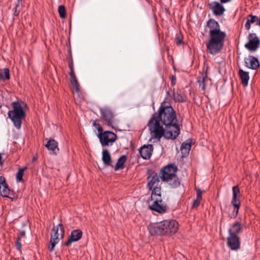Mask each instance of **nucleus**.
Here are the masks:
<instances>
[{
    "label": "nucleus",
    "mask_w": 260,
    "mask_h": 260,
    "mask_svg": "<svg viewBox=\"0 0 260 260\" xmlns=\"http://www.w3.org/2000/svg\"><path fill=\"white\" fill-rule=\"evenodd\" d=\"M207 27L209 29L210 36L207 44V50L210 54L215 55L222 49L226 34L221 31L218 22L214 19H210L207 22Z\"/></svg>",
    "instance_id": "f257e3e1"
},
{
    "label": "nucleus",
    "mask_w": 260,
    "mask_h": 260,
    "mask_svg": "<svg viewBox=\"0 0 260 260\" xmlns=\"http://www.w3.org/2000/svg\"><path fill=\"white\" fill-rule=\"evenodd\" d=\"M150 133L153 137L160 139L162 136L168 139H175L180 134V128L176 122L170 125H166L164 128L158 123V120L151 118L148 123Z\"/></svg>",
    "instance_id": "f03ea898"
},
{
    "label": "nucleus",
    "mask_w": 260,
    "mask_h": 260,
    "mask_svg": "<svg viewBox=\"0 0 260 260\" xmlns=\"http://www.w3.org/2000/svg\"><path fill=\"white\" fill-rule=\"evenodd\" d=\"M178 229V222L175 220H165L150 224L148 230L151 235H165L174 234Z\"/></svg>",
    "instance_id": "7ed1b4c3"
},
{
    "label": "nucleus",
    "mask_w": 260,
    "mask_h": 260,
    "mask_svg": "<svg viewBox=\"0 0 260 260\" xmlns=\"http://www.w3.org/2000/svg\"><path fill=\"white\" fill-rule=\"evenodd\" d=\"M153 117L155 120L158 121L159 124L160 120L165 125H170L177 121L175 111L171 104L166 102L161 104L159 108L158 114H153L151 118Z\"/></svg>",
    "instance_id": "20e7f679"
},
{
    "label": "nucleus",
    "mask_w": 260,
    "mask_h": 260,
    "mask_svg": "<svg viewBox=\"0 0 260 260\" xmlns=\"http://www.w3.org/2000/svg\"><path fill=\"white\" fill-rule=\"evenodd\" d=\"M13 110L8 112L9 117L13 122L15 126L17 129L21 128L22 120L26 116L22 106L19 102H15L12 103Z\"/></svg>",
    "instance_id": "39448f33"
},
{
    "label": "nucleus",
    "mask_w": 260,
    "mask_h": 260,
    "mask_svg": "<svg viewBox=\"0 0 260 260\" xmlns=\"http://www.w3.org/2000/svg\"><path fill=\"white\" fill-rule=\"evenodd\" d=\"M177 168L174 165H169L163 169L159 172L160 178L162 181H169L175 178Z\"/></svg>",
    "instance_id": "423d86ee"
},
{
    "label": "nucleus",
    "mask_w": 260,
    "mask_h": 260,
    "mask_svg": "<svg viewBox=\"0 0 260 260\" xmlns=\"http://www.w3.org/2000/svg\"><path fill=\"white\" fill-rule=\"evenodd\" d=\"M260 45V41L256 35L254 33L250 34L248 36V42L245 44V47L250 51H255Z\"/></svg>",
    "instance_id": "0eeeda50"
},
{
    "label": "nucleus",
    "mask_w": 260,
    "mask_h": 260,
    "mask_svg": "<svg viewBox=\"0 0 260 260\" xmlns=\"http://www.w3.org/2000/svg\"><path fill=\"white\" fill-rule=\"evenodd\" d=\"M232 190L233 199L231 203L234 207L232 215L234 217H236L238 213L239 209L240 206V201L237 199V197L240 193V190L239 187L237 185L233 187Z\"/></svg>",
    "instance_id": "6e6552de"
},
{
    "label": "nucleus",
    "mask_w": 260,
    "mask_h": 260,
    "mask_svg": "<svg viewBox=\"0 0 260 260\" xmlns=\"http://www.w3.org/2000/svg\"><path fill=\"white\" fill-rule=\"evenodd\" d=\"M98 137L102 146L109 145L110 142H114V133L106 131L102 133H98Z\"/></svg>",
    "instance_id": "1a4fd4ad"
},
{
    "label": "nucleus",
    "mask_w": 260,
    "mask_h": 260,
    "mask_svg": "<svg viewBox=\"0 0 260 260\" xmlns=\"http://www.w3.org/2000/svg\"><path fill=\"white\" fill-rule=\"evenodd\" d=\"M152 204L150 205V209L159 213H164L167 210V207L166 204L163 202L162 199L154 200Z\"/></svg>",
    "instance_id": "9d476101"
},
{
    "label": "nucleus",
    "mask_w": 260,
    "mask_h": 260,
    "mask_svg": "<svg viewBox=\"0 0 260 260\" xmlns=\"http://www.w3.org/2000/svg\"><path fill=\"white\" fill-rule=\"evenodd\" d=\"M159 178L160 176H158L157 173L154 172H149V176L147 177V186L148 188L151 189L152 188L160 186Z\"/></svg>",
    "instance_id": "9b49d317"
},
{
    "label": "nucleus",
    "mask_w": 260,
    "mask_h": 260,
    "mask_svg": "<svg viewBox=\"0 0 260 260\" xmlns=\"http://www.w3.org/2000/svg\"><path fill=\"white\" fill-rule=\"evenodd\" d=\"M227 240L228 245L232 250H237L240 248V242L238 236L229 235Z\"/></svg>",
    "instance_id": "f8f14e48"
},
{
    "label": "nucleus",
    "mask_w": 260,
    "mask_h": 260,
    "mask_svg": "<svg viewBox=\"0 0 260 260\" xmlns=\"http://www.w3.org/2000/svg\"><path fill=\"white\" fill-rule=\"evenodd\" d=\"M82 232L80 230H73L69 237L68 240L65 242L64 245L69 246L73 242L79 241L82 236Z\"/></svg>",
    "instance_id": "ddd939ff"
},
{
    "label": "nucleus",
    "mask_w": 260,
    "mask_h": 260,
    "mask_svg": "<svg viewBox=\"0 0 260 260\" xmlns=\"http://www.w3.org/2000/svg\"><path fill=\"white\" fill-rule=\"evenodd\" d=\"M101 112L103 118L107 122V124L113 127L112 125L113 115L112 111L108 108H104L101 109Z\"/></svg>",
    "instance_id": "4468645a"
},
{
    "label": "nucleus",
    "mask_w": 260,
    "mask_h": 260,
    "mask_svg": "<svg viewBox=\"0 0 260 260\" xmlns=\"http://www.w3.org/2000/svg\"><path fill=\"white\" fill-rule=\"evenodd\" d=\"M210 8L212 10L213 14L216 16L222 15L225 11L224 7L217 2H213L210 5Z\"/></svg>",
    "instance_id": "2eb2a0df"
},
{
    "label": "nucleus",
    "mask_w": 260,
    "mask_h": 260,
    "mask_svg": "<svg viewBox=\"0 0 260 260\" xmlns=\"http://www.w3.org/2000/svg\"><path fill=\"white\" fill-rule=\"evenodd\" d=\"M153 151V146L152 145H144L141 147L139 152L142 158L145 159H149Z\"/></svg>",
    "instance_id": "dca6fc26"
},
{
    "label": "nucleus",
    "mask_w": 260,
    "mask_h": 260,
    "mask_svg": "<svg viewBox=\"0 0 260 260\" xmlns=\"http://www.w3.org/2000/svg\"><path fill=\"white\" fill-rule=\"evenodd\" d=\"M0 192L2 196L7 198L9 197L11 192L6 183L5 178L3 176H0Z\"/></svg>",
    "instance_id": "f3484780"
},
{
    "label": "nucleus",
    "mask_w": 260,
    "mask_h": 260,
    "mask_svg": "<svg viewBox=\"0 0 260 260\" xmlns=\"http://www.w3.org/2000/svg\"><path fill=\"white\" fill-rule=\"evenodd\" d=\"M59 228H60V232L61 233V238H63L64 233V227L61 223L59 224L58 226L53 227L52 230L53 233L51 234L50 238L51 239H54L55 241H57L58 242H59V234L58 233L59 231Z\"/></svg>",
    "instance_id": "a211bd4d"
},
{
    "label": "nucleus",
    "mask_w": 260,
    "mask_h": 260,
    "mask_svg": "<svg viewBox=\"0 0 260 260\" xmlns=\"http://www.w3.org/2000/svg\"><path fill=\"white\" fill-rule=\"evenodd\" d=\"M245 66L247 68L252 70H256L259 66L258 59L256 57L252 56H250L248 58H245Z\"/></svg>",
    "instance_id": "6ab92c4d"
},
{
    "label": "nucleus",
    "mask_w": 260,
    "mask_h": 260,
    "mask_svg": "<svg viewBox=\"0 0 260 260\" xmlns=\"http://www.w3.org/2000/svg\"><path fill=\"white\" fill-rule=\"evenodd\" d=\"M45 146L49 150L52 151L53 154H56L59 151L58 143L54 139L49 140L46 144Z\"/></svg>",
    "instance_id": "aec40b11"
},
{
    "label": "nucleus",
    "mask_w": 260,
    "mask_h": 260,
    "mask_svg": "<svg viewBox=\"0 0 260 260\" xmlns=\"http://www.w3.org/2000/svg\"><path fill=\"white\" fill-rule=\"evenodd\" d=\"M242 230V225L240 222H236L233 223L229 230V235L237 236Z\"/></svg>",
    "instance_id": "412c9836"
},
{
    "label": "nucleus",
    "mask_w": 260,
    "mask_h": 260,
    "mask_svg": "<svg viewBox=\"0 0 260 260\" xmlns=\"http://www.w3.org/2000/svg\"><path fill=\"white\" fill-rule=\"evenodd\" d=\"M150 190L152 191L151 196V200L162 199L160 185L152 188V189Z\"/></svg>",
    "instance_id": "4be33fe9"
},
{
    "label": "nucleus",
    "mask_w": 260,
    "mask_h": 260,
    "mask_svg": "<svg viewBox=\"0 0 260 260\" xmlns=\"http://www.w3.org/2000/svg\"><path fill=\"white\" fill-rule=\"evenodd\" d=\"M127 160V157L125 155H122L119 157L115 165V171L121 170L124 168L125 163Z\"/></svg>",
    "instance_id": "5701e85b"
},
{
    "label": "nucleus",
    "mask_w": 260,
    "mask_h": 260,
    "mask_svg": "<svg viewBox=\"0 0 260 260\" xmlns=\"http://www.w3.org/2000/svg\"><path fill=\"white\" fill-rule=\"evenodd\" d=\"M102 160L106 166H111L112 163L111 156L107 149H104L102 152Z\"/></svg>",
    "instance_id": "b1692460"
},
{
    "label": "nucleus",
    "mask_w": 260,
    "mask_h": 260,
    "mask_svg": "<svg viewBox=\"0 0 260 260\" xmlns=\"http://www.w3.org/2000/svg\"><path fill=\"white\" fill-rule=\"evenodd\" d=\"M239 74L241 79V82L243 85L246 87L248 83L249 79L248 72H245L243 70L240 69L239 71Z\"/></svg>",
    "instance_id": "393cba45"
},
{
    "label": "nucleus",
    "mask_w": 260,
    "mask_h": 260,
    "mask_svg": "<svg viewBox=\"0 0 260 260\" xmlns=\"http://www.w3.org/2000/svg\"><path fill=\"white\" fill-rule=\"evenodd\" d=\"M258 18L257 16L252 15H249L247 17V21L245 23V27L247 30L250 29L251 24L258 22Z\"/></svg>",
    "instance_id": "a878e982"
},
{
    "label": "nucleus",
    "mask_w": 260,
    "mask_h": 260,
    "mask_svg": "<svg viewBox=\"0 0 260 260\" xmlns=\"http://www.w3.org/2000/svg\"><path fill=\"white\" fill-rule=\"evenodd\" d=\"M10 78V71L8 68H6L3 71L0 69V81H5Z\"/></svg>",
    "instance_id": "bb28decb"
},
{
    "label": "nucleus",
    "mask_w": 260,
    "mask_h": 260,
    "mask_svg": "<svg viewBox=\"0 0 260 260\" xmlns=\"http://www.w3.org/2000/svg\"><path fill=\"white\" fill-rule=\"evenodd\" d=\"M173 96L175 102L183 103L186 101V97L185 96H182L178 92H176L174 89H173Z\"/></svg>",
    "instance_id": "cd10ccee"
},
{
    "label": "nucleus",
    "mask_w": 260,
    "mask_h": 260,
    "mask_svg": "<svg viewBox=\"0 0 260 260\" xmlns=\"http://www.w3.org/2000/svg\"><path fill=\"white\" fill-rule=\"evenodd\" d=\"M207 79V75L206 74H203L198 80L199 87L201 88L203 90H205L206 89L205 82Z\"/></svg>",
    "instance_id": "c85d7f7f"
},
{
    "label": "nucleus",
    "mask_w": 260,
    "mask_h": 260,
    "mask_svg": "<svg viewBox=\"0 0 260 260\" xmlns=\"http://www.w3.org/2000/svg\"><path fill=\"white\" fill-rule=\"evenodd\" d=\"M191 145L189 143H183L181 147V153L183 155H187L189 154L190 150Z\"/></svg>",
    "instance_id": "c756f323"
},
{
    "label": "nucleus",
    "mask_w": 260,
    "mask_h": 260,
    "mask_svg": "<svg viewBox=\"0 0 260 260\" xmlns=\"http://www.w3.org/2000/svg\"><path fill=\"white\" fill-rule=\"evenodd\" d=\"M27 167H25L19 169L16 175V181L17 182H20L22 181L24 172L27 169Z\"/></svg>",
    "instance_id": "7c9ffc66"
},
{
    "label": "nucleus",
    "mask_w": 260,
    "mask_h": 260,
    "mask_svg": "<svg viewBox=\"0 0 260 260\" xmlns=\"http://www.w3.org/2000/svg\"><path fill=\"white\" fill-rule=\"evenodd\" d=\"M71 85H72L74 90L75 91V92L77 93H79V84L78 82L77 78L71 79Z\"/></svg>",
    "instance_id": "2f4dec72"
},
{
    "label": "nucleus",
    "mask_w": 260,
    "mask_h": 260,
    "mask_svg": "<svg viewBox=\"0 0 260 260\" xmlns=\"http://www.w3.org/2000/svg\"><path fill=\"white\" fill-rule=\"evenodd\" d=\"M58 12L60 18H64L66 17V10L63 5H60L58 7Z\"/></svg>",
    "instance_id": "473e14b6"
},
{
    "label": "nucleus",
    "mask_w": 260,
    "mask_h": 260,
    "mask_svg": "<svg viewBox=\"0 0 260 260\" xmlns=\"http://www.w3.org/2000/svg\"><path fill=\"white\" fill-rule=\"evenodd\" d=\"M59 242L55 241L54 239H51L50 240V245L48 246V249L50 252H52L54 251V248L55 246Z\"/></svg>",
    "instance_id": "72a5a7b5"
},
{
    "label": "nucleus",
    "mask_w": 260,
    "mask_h": 260,
    "mask_svg": "<svg viewBox=\"0 0 260 260\" xmlns=\"http://www.w3.org/2000/svg\"><path fill=\"white\" fill-rule=\"evenodd\" d=\"M173 179V181L170 183V185L173 188L178 187L180 185V181L176 177L174 178Z\"/></svg>",
    "instance_id": "f704fd0d"
},
{
    "label": "nucleus",
    "mask_w": 260,
    "mask_h": 260,
    "mask_svg": "<svg viewBox=\"0 0 260 260\" xmlns=\"http://www.w3.org/2000/svg\"><path fill=\"white\" fill-rule=\"evenodd\" d=\"M93 126L97 129L99 133L103 132V127L100 123H97L95 121L93 123Z\"/></svg>",
    "instance_id": "c9c22d12"
},
{
    "label": "nucleus",
    "mask_w": 260,
    "mask_h": 260,
    "mask_svg": "<svg viewBox=\"0 0 260 260\" xmlns=\"http://www.w3.org/2000/svg\"><path fill=\"white\" fill-rule=\"evenodd\" d=\"M15 247L18 251H21L22 244L20 242V239L17 238L16 239V241L15 242Z\"/></svg>",
    "instance_id": "e433bc0d"
},
{
    "label": "nucleus",
    "mask_w": 260,
    "mask_h": 260,
    "mask_svg": "<svg viewBox=\"0 0 260 260\" xmlns=\"http://www.w3.org/2000/svg\"><path fill=\"white\" fill-rule=\"evenodd\" d=\"M25 235V231H22L19 232V233L18 235L17 239H20L24 237Z\"/></svg>",
    "instance_id": "4c0bfd02"
},
{
    "label": "nucleus",
    "mask_w": 260,
    "mask_h": 260,
    "mask_svg": "<svg viewBox=\"0 0 260 260\" xmlns=\"http://www.w3.org/2000/svg\"><path fill=\"white\" fill-rule=\"evenodd\" d=\"M201 199H199L197 198V199L194 201L193 206L194 207H196L199 206L200 203V201Z\"/></svg>",
    "instance_id": "58836bf2"
},
{
    "label": "nucleus",
    "mask_w": 260,
    "mask_h": 260,
    "mask_svg": "<svg viewBox=\"0 0 260 260\" xmlns=\"http://www.w3.org/2000/svg\"><path fill=\"white\" fill-rule=\"evenodd\" d=\"M202 191L200 189H197V198L199 199H202Z\"/></svg>",
    "instance_id": "ea45409f"
},
{
    "label": "nucleus",
    "mask_w": 260,
    "mask_h": 260,
    "mask_svg": "<svg viewBox=\"0 0 260 260\" xmlns=\"http://www.w3.org/2000/svg\"><path fill=\"white\" fill-rule=\"evenodd\" d=\"M69 66L70 69V70H72L73 69H74V63L73 59L69 60Z\"/></svg>",
    "instance_id": "a19ab883"
},
{
    "label": "nucleus",
    "mask_w": 260,
    "mask_h": 260,
    "mask_svg": "<svg viewBox=\"0 0 260 260\" xmlns=\"http://www.w3.org/2000/svg\"><path fill=\"white\" fill-rule=\"evenodd\" d=\"M69 74L71 76V79L76 78L74 69H73L72 70H71Z\"/></svg>",
    "instance_id": "79ce46f5"
},
{
    "label": "nucleus",
    "mask_w": 260,
    "mask_h": 260,
    "mask_svg": "<svg viewBox=\"0 0 260 260\" xmlns=\"http://www.w3.org/2000/svg\"><path fill=\"white\" fill-rule=\"evenodd\" d=\"M20 11V8L15 7V10L14 12V15L18 16Z\"/></svg>",
    "instance_id": "37998d69"
},
{
    "label": "nucleus",
    "mask_w": 260,
    "mask_h": 260,
    "mask_svg": "<svg viewBox=\"0 0 260 260\" xmlns=\"http://www.w3.org/2000/svg\"><path fill=\"white\" fill-rule=\"evenodd\" d=\"M171 84L173 85H174L176 83V80L175 76L172 75L171 77Z\"/></svg>",
    "instance_id": "c03bdc74"
},
{
    "label": "nucleus",
    "mask_w": 260,
    "mask_h": 260,
    "mask_svg": "<svg viewBox=\"0 0 260 260\" xmlns=\"http://www.w3.org/2000/svg\"><path fill=\"white\" fill-rule=\"evenodd\" d=\"M23 0H17V3L16 4L15 7L20 8L22 6Z\"/></svg>",
    "instance_id": "a18cd8bd"
},
{
    "label": "nucleus",
    "mask_w": 260,
    "mask_h": 260,
    "mask_svg": "<svg viewBox=\"0 0 260 260\" xmlns=\"http://www.w3.org/2000/svg\"><path fill=\"white\" fill-rule=\"evenodd\" d=\"M182 39L180 37H176V43L178 45H180L182 43Z\"/></svg>",
    "instance_id": "49530a36"
},
{
    "label": "nucleus",
    "mask_w": 260,
    "mask_h": 260,
    "mask_svg": "<svg viewBox=\"0 0 260 260\" xmlns=\"http://www.w3.org/2000/svg\"><path fill=\"white\" fill-rule=\"evenodd\" d=\"M221 3L224 4L231 2L232 0H219Z\"/></svg>",
    "instance_id": "de8ad7c7"
},
{
    "label": "nucleus",
    "mask_w": 260,
    "mask_h": 260,
    "mask_svg": "<svg viewBox=\"0 0 260 260\" xmlns=\"http://www.w3.org/2000/svg\"><path fill=\"white\" fill-rule=\"evenodd\" d=\"M38 159V157L37 156H34L32 158V160L34 161H36Z\"/></svg>",
    "instance_id": "09e8293b"
},
{
    "label": "nucleus",
    "mask_w": 260,
    "mask_h": 260,
    "mask_svg": "<svg viewBox=\"0 0 260 260\" xmlns=\"http://www.w3.org/2000/svg\"><path fill=\"white\" fill-rule=\"evenodd\" d=\"M2 157L1 154H0V164H2Z\"/></svg>",
    "instance_id": "8fccbe9b"
},
{
    "label": "nucleus",
    "mask_w": 260,
    "mask_h": 260,
    "mask_svg": "<svg viewBox=\"0 0 260 260\" xmlns=\"http://www.w3.org/2000/svg\"><path fill=\"white\" fill-rule=\"evenodd\" d=\"M257 25L260 26V18L258 19Z\"/></svg>",
    "instance_id": "3c124183"
},
{
    "label": "nucleus",
    "mask_w": 260,
    "mask_h": 260,
    "mask_svg": "<svg viewBox=\"0 0 260 260\" xmlns=\"http://www.w3.org/2000/svg\"><path fill=\"white\" fill-rule=\"evenodd\" d=\"M73 59V57H72V55L71 54V53L70 54V60Z\"/></svg>",
    "instance_id": "603ef678"
},
{
    "label": "nucleus",
    "mask_w": 260,
    "mask_h": 260,
    "mask_svg": "<svg viewBox=\"0 0 260 260\" xmlns=\"http://www.w3.org/2000/svg\"><path fill=\"white\" fill-rule=\"evenodd\" d=\"M114 140L115 141L116 140V135L115 134V138H114Z\"/></svg>",
    "instance_id": "864d4df0"
}]
</instances>
